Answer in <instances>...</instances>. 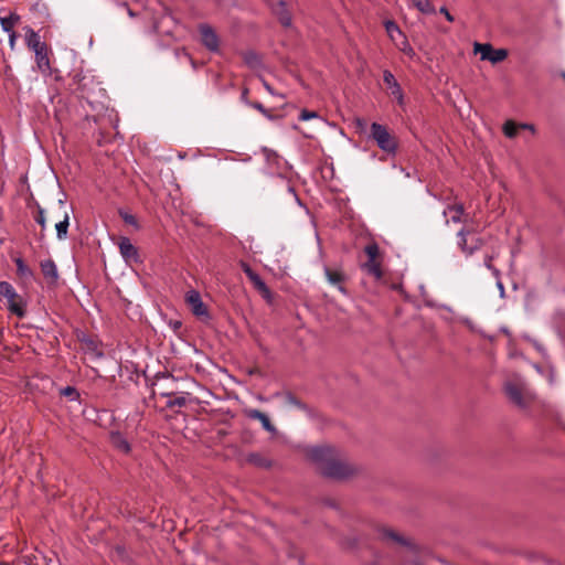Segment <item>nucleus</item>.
Instances as JSON below:
<instances>
[{
    "label": "nucleus",
    "instance_id": "obj_13",
    "mask_svg": "<svg viewBox=\"0 0 565 565\" xmlns=\"http://www.w3.org/2000/svg\"><path fill=\"white\" fill-rule=\"evenodd\" d=\"M34 54H35V61H36V65H38L39 70L42 73H47L50 71L51 66H50V58L47 55L46 45H44L41 49L35 50Z\"/></svg>",
    "mask_w": 565,
    "mask_h": 565
},
{
    "label": "nucleus",
    "instance_id": "obj_1",
    "mask_svg": "<svg viewBox=\"0 0 565 565\" xmlns=\"http://www.w3.org/2000/svg\"><path fill=\"white\" fill-rule=\"evenodd\" d=\"M306 455L328 478L343 480L358 472V468L333 447L324 445L310 447L306 450Z\"/></svg>",
    "mask_w": 565,
    "mask_h": 565
},
{
    "label": "nucleus",
    "instance_id": "obj_24",
    "mask_svg": "<svg viewBox=\"0 0 565 565\" xmlns=\"http://www.w3.org/2000/svg\"><path fill=\"white\" fill-rule=\"evenodd\" d=\"M20 21L17 13H10L8 17L0 18L1 28L4 32H13L15 24Z\"/></svg>",
    "mask_w": 565,
    "mask_h": 565
},
{
    "label": "nucleus",
    "instance_id": "obj_3",
    "mask_svg": "<svg viewBox=\"0 0 565 565\" xmlns=\"http://www.w3.org/2000/svg\"><path fill=\"white\" fill-rule=\"evenodd\" d=\"M371 136L375 140L380 149L387 153L395 152L397 143L385 126L377 122H373L371 125Z\"/></svg>",
    "mask_w": 565,
    "mask_h": 565
},
{
    "label": "nucleus",
    "instance_id": "obj_41",
    "mask_svg": "<svg viewBox=\"0 0 565 565\" xmlns=\"http://www.w3.org/2000/svg\"><path fill=\"white\" fill-rule=\"evenodd\" d=\"M247 96H248V89H247V88H245V89L242 92V95H241V99H242V102H243L244 104H246V102H249V100H248V98H247Z\"/></svg>",
    "mask_w": 565,
    "mask_h": 565
},
{
    "label": "nucleus",
    "instance_id": "obj_39",
    "mask_svg": "<svg viewBox=\"0 0 565 565\" xmlns=\"http://www.w3.org/2000/svg\"><path fill=\"white\" fill-rule=\"evenodd\" d=\"M439 11H440V13H443L445 15L447 21L452 22L455 20L454 15L447 10L446 7H441Z\"/></svg>",
    "mask_w": 565,
    "mask_h": 565
},
{
    "label": "nucleus",
    "instance_id": "obj_35",
    "mask_svg": "<svg viewBox=\"0 0 565 565\" xmlns=\"http://www.w3.org/2000/svg\"><path fill=\"white\" fill-rule=\"evenodd\" d=\"M318 117V114L316 111H309V110H306L303 109L300 115H299V119L300 120H309L311 118H317Z\"/></svg>",
    "mask_w": 565,
    "mask_h": 565
},
{
    "label": "nucleus",
    "instance_id": "obj_12",
    "mask_svg": "<svg viewBox=\"0 0 565 565\" xmlns=\"http://www.w3.org/2000/svg\"><path fill=\"white\" fill-rule=\"evenodd\" d=\"M520 129H530L534 131V127L532 125L515 124L513 120H507L502 127L504 136L510 139L515 138Z\"/></svg>",
    "mask_w": 565,
    "mask_h": 565
},
{
    "label": "nucleus",
    "instance_id": "obj_32",
    "mask_svg": "<svg viewBox=\"0 0 565 565\" xmlns=\"http://www.w3.org/2000/svg\"><path fill=\"white\" fill-rule=\"evenodd\" d=\"M62 396L70 398L71 401H77L79 398V393L74 386H65L60 391Z\"/></svg>",
    "mask_w": 565,
    "mask_h": 565
},
{
    "label": "nucleus",
    "instance_id": "obj_42",
    "mask_svg": "<svg viewBox=\"0 0 565 565\" xmlns=\"http://www.w3.org/2000/svg\"><path fill=\"white\" fill-rule=\"evenodd\" d=\"M487 268L492 269V257L488 256L484 262Z\"/></svg>",
    "mask_w": 565,
    "mask_h": 565
},
{
    "label": "nucleus",
    "instance_id": "obj_27",
    "mask_svg": "<svg viewBox=\"0 0 565 565\" xmlns=\"http://www.w3.org/2000/svg\"><path fill=\"white\" fill-rule=\"evenodd\" d=\"M385 29L390 38L396 42V40H399V36L403 35V32L398 28V25L393 21L385 22Z\"/></svg>",
    "mask_w": 565,
    "mask_h": 565
},
{
    "label": "nucleus",
    "instance_id": "obj_38",
    "mask_svg": "<svg viewBox=\"0 0 565 565\" xmlns=\"http://www.w3.org/2000/svg\"><path fill=\"white\" fill-rule=\"evenodd\" d=\"M246 105L258 110L259 113L265 111L264 105L258 102H246Z\"/></svg>",
    "mask_w": 565,
    "mask_h": 565
},
{
    "label": "nucleus",
    "instance_id": "obj_4",
    "mask_svg": "<svg viewBox=\"0 0 565 565\" xmlns=\"http://www.w3.org/2000/svg\"><path fill=\"white\" fill-rule=\"evenodd\" d=\"M475 53H480L482 61H490L491 63H500L508 56V51L504 49H493L489 43H475Z\"/></svg>",
    "mask_w": 565,
    "mask_h": 565
},
{
    "label": "nucleus",
    "instance_id": "obj_10",
    "mask_svg": "<svg viewBox=\"0 0 565 565\" xmlns=\"http://www.w3.org/2000/svg\"><path fill=\"white\" fill-rule=\"evenodd\" d=\"M118 247L120 250L121 256L125 258V260H137L138 258V252L137 248L132 245L129 238L121 237L118 243Z\"/></svg>",
    "mask_w": 565,
    "mask_h": 565
},
{
    "label": "nucleus",
    "instance_id": "obj_40",
    "mask_svg": "<svg viewBox=\"0 0 565 565\" xmlns=\"http://www.w3.org/2000/svg\"><path fill=\"white\" fill-rule=\"evenodd\" d=\"M8 34H9V45L13 50L15 46V41H17L18 35L14 31L9 32Z\"/></svg>",
    "mask_w": 565,
    "mask_h": 565
},
{
    "label": "nucleus",
    "instance_id": "obj_18",
    "mask_svg": "<svg viewBox=\"0 0 565 565\" xmlns=\"http://www.w3.org/2000/svg\"><path fill=\"white\" fill-rule=\"evenodd\" d=\"M17 267V275L24 280H32L34 278V271L24 263L21 257L14 258Z\"/></svg>",
    "mask_w": 565,
    "mask_h": 565
},
{
    "label": "nucleus",
    "instance_id": "obj_25",
    "mask_svg": "<svg viewBox=\"0 0 565 565\" xmlns=\"http://www.w3.org/2000/svg\"><path fill=\"white\" fill-rule=\"evenodd\" d=\"M68 220H70L68 214L65 212L63 220L58 221L55 224L56 236L60 241H63L67 237V230H68V225H70Z\"/></svg>",
    "mask_w": 565,
    "mask_h": 565
},
{
    "label": "nucleus",
    "instance_id": "obj_20",
    "mask_svg": "<svg viewBox=\"0 0 565 565\" xmlns=\"http://www.w3.org/2000/svg\"><path fill=\"white\" fill-rule=\"evenodd\" d=\"M83 347L87 353L93 358H102L104 354L99 349L98 342L93 338H84L82 340Z\"/></svg>",
    "mask_w": 565,
    "mask_h": 565
},
{
    "label": "nucleus",
    "instance_id": "obj_9",
    "mask_svg": "<svg viewBox=\"0 0 565 565\" xmlns=\"http://www.w3.org/2000/svg\"><path fill=\"white\" fill-rule=\"evenodd\" d=\"M199 31L204 46L207 47L210 51H217L218 38L215 31L207 24L200 25Z\"/></svg>",
    "mask_w": 565,
    "mask_h": 565
},
{
    "label": "nucleus",
    "instance_id": "obj_16",
    "mask_svg": "<svg viewBox=\"0 0 565 565\" xmlns=\"http://www.w3.org/2000/svg\"><path fill=\"white\" fill-rule=\"evenodd\" d=\"M505 393L509 396V398L516 405H519V406L524 405L522 390L518 384L508 382L505 384Z\"/></svg>",
    "mask_w": 565,
    "mask_h": 565
},
{
    "label": "nucleus",
    "instance_id": "obj_21",
    "mask_svg": "<svg viewBox=\"0 0 565 565\" xmlns=\"http://www.w3.org/2000/svg\"><path fill=\"white\" fill-rule=\"evenodd\" d=\"M362 269L373 276L376 280L382 278L381 264L377 260L366 262L362 265Z\"/></svg>",
    "mask_w": 565,
    "mask_h": 565
},
{
    "label": "nucleus",
    "instance_id": "obj_30",
    "mask_svg": "<svg viewBox=\"0 0 565 565\" xmlns=\"http://www.w3.org/2000/svg\"><path fill=\"white\" fill-rule=\"evenodd\" d=\"M414 6L423 13H431L434 12V8L430 4L429 0H412Z\"/></svg>",
    "mask_w": 565,
    "mask_h": 565
},
{
    "label": "nucleus",
    "instance_id": "obj_8",
    "mask_svg": "<svg viewBox=\"0 0 565 565\" xmlns=\"http://www.w3.org/2000/svg\"><path fill=\"white\" fill-rule=\"evenodd\" d=\"M40 268H41V273H42L43 277L45 278L47 285L55 286L57 284L60 275H58L57 266L54 263V260L51 258L42 260L40 263Z\"/></svg>",
    "mask_w": 565,
    "mask_h": 565
},
{
    "label": "nucleus",
    "instance_id": "obj_44",
    "mask_svg": "<svg viewBox=\"0 0 565 565\" xmlns=\"http://www.w3.org/2000/svg\"><path fill=\"white\" fill-rule=\"evenodd\" d=\"M264 86H265V88H266V90H267L268 93L274 94V92H273V89H271L270 85H268L266 82H264Z\"/></svg>",
    "mask_w": 565,
    "mask_h": 565
},
{
    "label": "nucleus",
    "instance_id": "obj_23",
    "mask_svg": "<svg viewBox=\"0 0 565 565\" xmlns=\"http://www.w3.org/2000/svg\"><path fill=\"white\" fill-rule=\"evenodd\" d=\"M25 40H26V45L33 52L35 50L41 49L44 45H46L45 43L41 42L39 34L35 31H33L32 29H28Z\"/></svg>",
    "mask_w": 565,
    "mask_h": 565
},
{
    "label": "nucleus",
    "instance_id": "obj_36",
    "mask_svg": "<svg viewBox=\"0 0 565 565\" xmlns=\"http://www.w3.org/2000/svg\"><path fill=\"white\" fill-rule=\"evenodd\" d=\"M286 401L289 405H292V406H296V407H299V408H305L303 404L298 401L294 395L291 394H288L286 396Z\"/></svg>",
    "mask_w": 565,
    "mask_h": 565
},
{
    "label": "nucleus",
    "instance_id": "obj_5",
    "mask_svg": "<svg viewBox=\"0 0 565 565\" xmlns=\"http://www.w3.org/2000/svg\"><path fill=\"white\" fill-rule=\"evenodd\" d=\"M471 234L470 230L461 228L458 232V245L460 249L467 255L473 254L477 249H479L483 245V241L479 237H471V242H468V235Z\"/></svg>",
    "mask_w": 565,
    "mask_h": 565
},
{
    "label": "nucleus",
    "instance_id": "obj_31",
    "mask_svg": "<svg viewBox=\"0 0 565 565\" xmlns=\"http://www.w3.org/2000/svg\"><path fill=\"white\" fill-rule=\"evenodd\" d=\"M364 252L367 256V262L377 260L380 248L376 244H369L365 246Z\"/></svg>",
    "mask_w": 565,
    "mask_h": 565
},
{
    "label": "nucleus",
    "instance_id": "obj_43",
    "mask_svg": "<svg viewBox=\"0 0 565 565\" xmlns=\"http://www.w3.org/2000/svg\"><path fill=\"white\" fill-rule=\"evenodd\" d=\"M260 114H262L263 116H265L266 118H268V119H271V118H273V116H271L270 111H269L268 109H266V108H265V111H262Z\"/></svg>",
    "mask_w": 565,
    "mask_h": 565
},
{
    "label": "nucleus",
    "instance_id": "obj_2",
    "mask_svg": "<svg viewBox=\"0 0 565 565\" xmlns=\"http://www.w3.org/2000/svg\"><path fill=\"white\" fill-rule=\"evenodd\" d=\"M0 297L7 299V308L10 313L18 318H24L26 315V301L17 292L14 287L8 281H0Z\"/></svg>",
    "mask_w": 565,
    "mask_h": 565
},
{
    "label": "nucleus",
    "instance_id": "obj_19",
    "mask_svg": "<svg viewBox=\"0 0 565 565\" xmlns=\"http://www.w3.org/2000/svg\"><path fill=\"white\" fill-rule=\"evenodd\" d=\"M250 280V282L253 284L254 288L259 291V294L268 299L270 298V290L269 288L267 287V285L265 284V281L260 278V276L255 273L253 276H250L248 278Z\"/></svg>",
    "mask_w": 565,
    "mask_h": 565
},
{
    "label": "nucleus",
    "instance_id": "obj_11",
    "mask_svg": "<svg viewBox=\"0 0 565 565\" xmlns=\"http://www.w3.org/2000/svg\"><path fill=\"white\" fill-rule=\"evenodd\" d=\"M324 274H326L328 281L331 285L335 286L339 289V291H341L342 294H344V295L347 294V289L343 286V281H344L345 277L342 271L326 267Z\"/></svg>",
    "mask_w": 565,
    "mask_h": 565
},
{
    "label": "nucleus",
    "instance_id": "obj_6",
    "mask_svg": "<svg viewBox=\"0 0 565 565\" xmlns=\"http://www.w3.org/2000/svg\"><path fill=\"white\" fill-rule=\"evenodd\" d=\"M185 301L190 306L191 311L199 318H209V311L206 306L203 303L201 295L196 290H190L185 295Z\"/></svg>",
    "mask_w": 565,
    "mask_h": 565
},
{
    "label": "nucleus",
    "instance_id": "obj_37",
    "mask_svg": "<svg viewBox=\"0 0 565 565\" xmlns=\"http://www.w3.org/2000/svg\"><path fill=\"white\" fill-rule=\"evenodd\" d=\"M239 266H241L242 270L244 271V274H245L248 278H249L250 276H253V275L256 273V271H254V270L252 269V267H250L247 263H245V262H241Z\"/></svg>",
    "mask_w": 565,
    "mask_h": 565
},
{
    "label": "nucleus",
    "instance_id": "obj_15",
    "mask_svg": "<svg viewBox=\"0 0 565 565\" xmlns=\"http://www.w3.org/2000/svg\"><path fill=\"white\" fill-rule=\"evenodd\" d=\"M248 417L252 418V419H257L260 422L263 428L269 433H275L276 431V428L274 427V425L271 424L269 417L264 414L263 412L258 411V409H250L248 413H247Z\"/></svg>",
    "mask_w": 565,
    "mask_h": 565
},
{
    "label": "nucleus",
    "instance_id": "obj_34",
    "mask_svg": "<svg viewBox=\"0 0 565 565\" xmlns=\"http://www.w3.org/2000/svg\"><path fill=\"white\" fill-rule=\"evenodd\" d=\"M120 216L125 221V223L134 225L136 227L138 226L137 218L134 215L129 213H120Z\"/></svg>",
    "mask_w": 565,
    "mask_h": 565
},
{
    "label": "nucleus",
    "instance_id": "obj_33",
    "mask_svg": "<svg viewBox=\"0 0 565 565\" xmlns=\"http://www.w3.org/2000/svg\"><path fill=\"white\" fill-rule=\"evenodd\" d=\"M34 220L41 226L42 232H43L45 230L46 218H45L44 210L42 207H40V206L38 207V213L34 216Z\"/></svg>",
    "mask_w": 565,
    "mask_h": 565
},
{
    "label": "nucleus",
    "instance_id": "obj_22",
    "mask_svg": "<svg viewBox=\"0 0 565 565\" xmlns=\"http://www.w3.org/2000/svg\"><path fill=\"white\" fill-rule=\"evenodd\" d=\"M274 11L278 14L279 21L284 26H289L291 23L290 14L286 9V4L282 0L277 2V8H274Z\"/></svg>",
    "mask_w": 565,
    "mask_h": 565
},
{
    "label": "nucleus",
    "instance_id": "obj_7",
    "mask_svg": "<svg viewBox=\"0 0 565 565\" xmlns=\"http://www.w3.org/2000/svg\"><path fill=\"white\" fill-rule=\"evenodd\" d=\"M383 82L386 85L390 95L397 100L399 106H404V94L402 87L391 71L385 70L383 72Z\"/></svg>",
    "mask_w": 565,
    "mask_h": 565
},
{
    "label": "nucleus",
    "instance_id": "obj_29",
    "mask_svg": "<svg viewBox=\"0 0 565 565\" xmlns=\"http://www.w3.org/2000/svg\"><path fill=\"white\" fill-rule=\"evenodd\" d=\"M382 537L384 540H390V541L396 542L402 545L407 544L405 539H403L401 535H398L397 533H395L393 530H390V529H384L382 531Z\"/></svg>",
    "mask_w": 565,
    "mask_h": 565
},
{
    "label": "nucleus",
    "instance_id": "obj_17",
    "mask_svg": "<svg viewBox=\"0 0 565 565\" xmlns=\"http://www.w3.org/2000/svg\"><path fill=\"white\" fill-rule=\"evenodd\" d=\"M110 443L111 445L124 454H128L130 451V445L124 435L119 431H113L110 434Z\"/></svg>",
    "mask_w": 565,
    "mask_h": 565
},
{
    "label": "nucleus",
    "instance_id": "obj_45",
    "mask_svg": "<svg viewBox=\"0 0 565 565\" xmlns=\"http://www.w3.org/2000/svg\"><path fill=\"white\" fill-rule=\"evenodd\" d=\"M561 76H562V77L564 78V81H565V72H562V73H561Z\"/></svg>",
    "mask_w": 565,
    "mask_h": 565
},
{
    "label": "nucleus",
    "instance_id": "obj_14",
    "mask_svg": "<svg viewBox=\"0 0 565 565\" xmlns=\"http://www.w3.org/2000/svg\"><path fill=\"white\" fill-rule=\"evenodd\" d=\"M463 206L461 204L458 205H449L444 210V216L446 217V223L454 222L460 223L463 215Z\"/></svg>",
    "mask_w": 565,
    "mask_h": 565
},
{
    "label": "nucleus",
    "instance_id": "obj_46",
    "mask_svg": "<svg viewBox=\"0 0 565 565\" xmlns=\"http://www.w3.org/2000/svg\"><path fill=\"white\" fill-rule=\"evenodd\" d=\"M10 70H11L10 66H7L6 73H8Z\"/></svg>",
    "mask_w": 565,
    "mask_h": 565
},
{
    "label": "nucleus",
    "instance_id": "obj_26",
    "mask_svg": "<svg viewBox=\"0 0 565 565\" xmlns=\"http://www.w3.org/2000/svg\"><path fill=\"white\" fill-rule=\"evenodd\" d=\"M395 44L398 47V50L402 51L405 55H407L409 57L415 56V51L411 46V44L408 43V41L404 34L402 36H399V41L396 40Z\"/></svg>",
    "mask_w": 565,
    "mask_h": 565
},
{
    "label": "nucleus",
    "instance_id": "obj_28",
    "mask_svg": "<svg viewBox=\"0 0 565 565\" xmlns=\"http://www.w3.org/2000/svg\"><path fill=\"white\" fill-rule=\"evenodd\" d=\"M166 395L170 397V399L167 402L168 408L183 407L188 404V398L185 395L174 396V397H172V394H166Z\"/></svg>",
    "mask_w": 565,
    "mask_h": 565
}]
</instances>
